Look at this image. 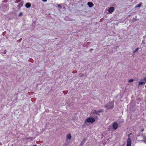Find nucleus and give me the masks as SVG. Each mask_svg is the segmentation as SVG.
I'll use <instances>...</instances> for the list:
<instances>
[{"label":"nucleus","mask_w":146,"mask_h":146,"mask_svg":"<svg viewBox=\"0 0 146 146\" xmlns=\"http://www.w3.org/2000/svg\"><path fill=\"white\" fill-rule=\"evenodd\" d=\"M102 111H103L102 110H100L97 111H95V113L94 115V116H92L94 118H92L91 117H89L86 119V121H85V123H86V122L88 123L94 122L95 121V119H97L98 118V117L97 116V115L98 114V112H101Z\"/></svg>","instance_id":"f257e3e1"},{"label":"nucleus","mask_w":146,"mask_h":146,"mask_svg":"<svg viewBox=\"0 0 146 146\" xmlns=\"http://www.w3.org/2000/svg\"><path fill=\"white\" fill-rule=\"evenodd\" d=\"M104 107L106 109H112L113 108V102H111L108 104L104 106Z\"/></svg>","instance_id":"f03ea898"},{"label":"nucleus","mask_w":146,"mask_h":146,"mask_svg":"<svg viewBox=\"0 0 146 146\" xmlns=\"http://www.w3.org/2000/svg\"><path fill=\"white\" fill-rule=\"evenodd\" d=\"M131 140L129 137L127 141L126 146H131Z\"/></svg>","instance_id":"7ed1b4c3"},{"label":"nucleus","mask_w":146,"mask_h":146,"mask_svg":"<svg viewBox=\"0 0 146 146\" xmlns=\"http://www.w3.org/2000/svg\"><path fill=\"white\" fill-rule=\"evenodd\" d=\"M112 126L113 129H116L118 127L117 123L116 122H114L112 124Z\"/></svg>","instance_id":"20e7f679"},{"label":"nucleus","mask_w":146,"mask_h":146,"mask_svg":"<svg viewBox=\"0 0 146 146\" xmlns=\"http://www.w3.org/2000/svg\"><path fill=\"white\" fill-rule=\"evenodd\" d=\"M71 138V136L70 134H68L66 136V138L68 140H70Z\"/></svg>","instance_id":"39448f33"},{"label":"nucleus","mask_w":146,"mask_h":146,"mask_svg":"<svg viewBox=\"0 0 146 146\" xmlns=\"http://www.w3.org/2000/svg\"><path fill=\"white\" fill-rule=\"evenodd\" d=\"M114 10V8L113 7H111L108 10V11L110 13L112 12Z\"/></svg>","instance_id":"423d86ee"},{"label":"nucleus","mask_w":146,"mask_h":146,"mask_svg":"<svg viewBox=\"0 0 146 146\" xmlns=\"http://www.w3.org/2000/svg\"><path fill=\"white\" fill-rule=\"evenodd\" d=\"M87 4L90 7H92L94 5L92 3L90 2H88Z\"/></svg>","instance_id":"0eeeda50"},{"label":"nucleus","mask_w":146,"mask_h":146,"mask_svg":"<svg viewBox=\"0 0 146 146\" xmlns=\"http://www.w3.org/2000/svg\"><path fill=\"white\" fill-rule=\"evenodd\" d=\"M31 6V4L29 3H27L25 5V7L27 8H29Z\"/></svg>","instance_id":"6e6552de"},{"label":"nucleus","mask_w":146,"mask_h":146,"mask_svg":"<svg viewBox=\"0 0 146 146\" xmlns=\"http://www.w3.org/2000/svg\"><path fill=\"white\" fill-rule=\"evenodd\" d=\"M145 84V82H139L138 85H139V86L142 85H143L144 84Z\"/></svg>","instance_id":"1a4fd4ad"},{"label":"nucleus","mask_w":146,"mask_h":146,"mask_svg":"<svg viewBox=\"0 0 146 146\" xmlns=\"http://www.w3.org/2000/svg\"><path fill=\"white\" fill-rule=\"evenodd\" d=\"M23 5V2H21L19 4L18 7H22Z\"/></svg>","instance_id":"9d476101"},{"label":"nucleus","mask_w":146,"mask_h":146,"mask_svg":"<svg viewBox=\"0 0 146 146\" xmlns=\"http://www.w3.org/2000/svg\"><path fill=\"white\" fill-rule=\"evenodd\" d=\"M139 48H136L133 51V53H135V52H137L139 50Z\"/></svg>","instance_id":"9b49d317"},{"label":"nucleus","mask_w":146,"mask_h":146,"mask_svg":"<svg viewBox=\"0 0 146 146\" xmlns=\"http://www.w3.org/2000/svg\"><path fill=\"white\" fill-rule=\"evenodd\" d=\"M142 5V3H140L138 4L137 5L135 6L136 7H141Z\"/></svg>","instance_id":"f8f14e48"},{"label":"nucleus","mask_w":146,"mask_h":146,"mask_svg":"<svg viewBox=\"0 0 146 146\" xmlns=\"http://www.w3.org/2000/svg\"><path fill=\"white\" fill-rule=\"evenodd\" d=\"M134 81V80L133 79H130L129 80L128 82H131Z\"/></svg>","instance_id":"ddd939ff"},{"label":"nucleus","mask_w":146,"mask_h":146,"mask_svg":"<svg viewBox=\"0 0 146 146\" xmlns=\"http://www.w3.org/2000/svg\"><path fill=\"white\" fill-rule=\"evenodd\" d=\"M143 80L144 82H145V83H146V77L144 78L143 79Z\"/></svg>","instance_id":"4468645a"},{"label":"nucleus","mask_w":146,"mask_h":146,"mask_svg":"<svg viewBox=\"0 0 146 146\" xmlns=\"http://www.w3.org/2000/svg\"><path fill=\"white\" fill-rule=\"evenodd\" d=\"M58 7L59 8H60L61 9L62 8V6H61V4H58Z\"/></svg>","instance_id":"2eb2a0df"},{"label":"nucleus","mask_w":146,"mask_h":146,"mask_svg":"<svg viewBox=\"0 0 146 146\" xmlns=\"http://www.w3.org/2000/svg\"><path fill=\"white\" fill-rule=\"evenodd\" d=\"M23 14V13L21 12V13H20L19 15V16H21Z\"/></svg>","instance_id":"dca6fc26"},{"label":"nucleus","mask_w":146,"mask_h":146,"mask_svg":"<svg viewBox=\"0 0 146 146\" xmlns=\"http://www.w3.org/2000/svg\"><path fill=\"white\" fill-rule=\"evenodd\" d=\"M79 76L80 77H82V76H84V74H80L79 75Z\"/></svg>","instance_id":"f3484780"},{"label":"nucleus","mask_w":146,"mask_h":146,"mask_svg":"<svg viewBox=\"0 0 146 146\" xmlns=\"http://www.w3.org/2000/svg\"><path fill=\"white\" fill-rule=\"evenodd\" d=\"M42 1L44 2H46V0H43Z\"/></svg>","instance_id":"a211bd4d"},{"label":"nucleus","mask_w":146,"mask_h":146,"mask_svg":"<svg viewBox=\"0 0 146 146\" xmlns=\"http://www.w3.org/2000/svg\"><path fill=\"white\" fill-rule=\"evenodd\" d=\"M18 1H15V3H18Z\"/></svg>","instance_id":"6ab92c4d"},{"label":"nucleus","mask_w":146,"mask_h":146,"mask_svg":"<svg viewBox=\"0 0 146 146\" xmlns=\"http://www.w3.org/2000/svg\"><path fill=\"white\" fill-rule=\"evenodd\" d=\"M33 146H36V145H33Z\"/></svg>","instance_id":"aec40b11"},{"label":"nucleus","mask_w":146,"mask_h":146,"mask_svg":"<svg viewBox=\"0 0 146 146\" xmlns=\"http://www.w3.org/2000/svg\"><path fill=\"white\" fill-rule=\"evenodd\" d=\"M93 115H91V116H92Z\"/></svg>","instance_id":"412c9836"},{"label":"nucleus","mask_w":146,"mask_h":146,"mask_svg":"<svg viewBox=\"0 0 146 146\" xmlns=\"http://www.w3.org/2000/svg\"><path fill=\"white\" fill-rule=\"evenodd\" d=\"M145 87L146 88V85H145Z\"/></svg>","instance_id":"4be33fe9"}]
</instances>
